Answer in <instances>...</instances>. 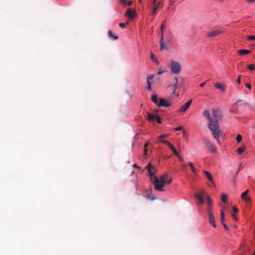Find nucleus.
<instances>
[{
  "instance_id": "obj_1",
  "label": "nucleus",
  "mask_w": 255,
  "mask_h": 255,
  "mask_svg": "<svg viewBox=\"0 0 255 255\" xmlns=\"http://www.w3.org/2000/svg\"><path fill=\"white\" fill-rule=\"evenodd\" d=\"M203 116H205L209 122L208 125L209 129L212 131L214 137L217 140L218 143H220L219 136L221 134L220 127L218 121L217 120H214L210 116L209 111L205 110L203 113Z\"/></svg>"
},
{
  "instance_id": "obj_2",
  "label": "nucleus",
  "mask_w": 255,
  "mask_h": 255,
  "mask_svg": "<svg viewBox=\"0 0 255 255\" xmlns=\"http://www.w3.org/2000/svg\"><path fill=\"white\" fill-rule=\"evenodd\" d=\"M168 175L164 174L161 175L159 178H157L156 176L154 177V179L150 181L154 184V189L155 190L158 191H163V187L165 185L166 182V179Z\"/></svg>"
},
{
  "instance_id": "obj_3",
  "label": "nucleus",
  "mask_w": 255,
  "mask_h": 255,
  "mask_svg": "<svg viewBox=\"0 0 255 255\" xmlns=\"http://www.w3.org/2000/svg\"><path fill=\"white\" fill-rule=\"evenodd\" d=\"M170 68L172 73L178 74L181 70V64L178 62L171 60L170 61Z\"/></svg>"
},
{
  "instance_id": "obj_4",
  "label": "nucleus",
  "mask_w": 255,
  "mask_h": 255,
  "mask_svg": "<svg viewBox=\"0 0 255 255\" xmlns=\"http://www.w3.org/2000/svg\"><path fill=\"white\" fill-rule=\"evenodd\" d=\"M204 140L207 150L209 151L211 153L216 152V147L209 140L204 139Z\"/></svg>"
},
{
  "instance_id": "obj_5",
  "label": "nucleus",
  "mask_w": 255,
  "mask_h": 255,
  "mask_svg": "<svg viewBox=\"0 0 255 255\" xmlns=\"http://www.w3.org/2000/svg\"><path fill=\"white\" fill-rule=\"evenodd\" d=\"M145 169H147L148 172V175L150 177V181L154 179V177L156 170L155 168L152 166L151 164L149 163L145 167Z\"/></svg>"
},
{
  "instance_id": "obj_6",
  "label": "nucleus",
  "mask_w": 255,
  "mask_h": 255,
  "mask_svg": "<svg viewBox=\"0 0 255 255\" xmlns=\"http://www.w3.org/2000/svg\"><path fill=\"white\" fill-rule=\"evenodd\" d=\"M136 14V11L135 9L129 8L127 9L125 14V16L128 17L129 20L132 19Z\"/></svg>"
},
{
  "instance_id": "obj_7",
  "label": "nucleus",
  "mask_w": 255,
  "mask_h": 255,
  "mask_svg": "<svg viewBox=\"0 0 255 255\" xmlns=\"http://www.w3.org/2000/svg\"><path fill=\"white\" fill-rule=\"evenodd\" d=\"M212 113L214 118V120H217V121L218 120H220L223 117L222 112L219 109H213Z\"/></svg>"
},
{
  "instance_id": "obj_8",
  "label": "nucleus",
  "mask_w": 255,
  "mask_h": 255,
  "mask_svg": "<svg viewBox=\"0 0 255 255\" xmlns=\"http://www.w3.org/2000/svg\"><path fill=\"white\" fill-rule=\"evenodd\" d=\"M192 103V100L190 99L188 101H187L186 103L184 104L181 107L180 109L178 110L179 112H184L186 111L188 108L189 107V106L191 105Z\"/></svg>"
},
{
  "instance_id": "obj_9",
  "label": "nucleus",
  "mask_w": 255,
  "mask_h": 255,
  "mask_svg": "<svg viewBox=\"0 0 255 255\" xmlns=\"http://www.w3.org/2000/svg\"><path fill=\"white\" fill-rule=\"evenodd\" d=\"M222 32L220 30H213L207 32L206 36L207 37L210 38L214 37L221 34Z\"/></svg>"
},
{
  "instance_id": "obj_10",
  "label": "nucleus",
  "mask_w": 255,
  "mask_h": 255,
  "mask_svg": "<svg viewBox=\"0 0 255 255\" xmlns=\"http://www.w3.org/2000/svg\"><path fill=\"white\" fill-rule=\"evenodd\" d=\"M171 106L170 104L168 103L165 99L163 98L159 99V103H158V107H168Z\"/></svg>"
},
{
  "instance_id": "obj_11",
  "label": "nucleus",
  "mask_w": 255,
  "mask_h": 255,
  "mask_svg": "<svg viewBox=\"0 0 255 255\" xmlns=\"http://www.w3.org/2000/svg\"><path fill=\"white\" fill-rule=\"evenodd\" d=\"M209 217V222L210 224H211L213 227L216 228V225L215 222L214 217L213 214L210 213L209 215H208Z\"/></svg>"
},
{
  "instance_id": "obj_12",
  "label": "nucleus",
  "mask_w": 255,
  "mask_h": 255,
  "mask_svg": "<svg viewBox=\"0 0 255 255\" xmlns=\"http://www.w3.org/2000/svg\"><path fill=\"white\" fill-rule=\"evenodd\" d=\"M214 87L216 89H220L222 91H225L226 90V86L224 84L222 83H217L214 85Z\"/></svg>"
},
{
  "instance_id": "obj_13",
  "label": "nucleus",
  "mask_w": 255,
  "mask_h": 255,
  "mask_svg": "<svg viewBox=\"0 0 255 255\" xmlns=\"http://www.w3.org/2000/svg\"><path fill=\"white\" fill-rule=\"evenodd\" d=\"M204 173L206 176V177L207 178V179L210 182H211L213 184H214V180H213L212 174L209 172L206 171V170L204 171Z\"/></svg>"
},
{
  "instance_id": "obj_14",
  "label": "nucleus",
  "mask_w": 255,
  "mask_h": 255,
  "mask_svg": "<svg viewBox=\"0 0 255 255\" xmlns=\"http://www.w3.org/2000/svg\"><path fill=\"white\" fill-rule=\"evenodd\" d=\"M147 119L149 122H154L155 121L157 115H155L149 113H147Z\"/></svg>"
},
{
  "instance_id": "obj_15",
  "label": "nucleus",
  "mask_w": 255,
  "mask_h": 255,
  "mask_svg": "<svg viewBox=\"0 0 255 255\" xmlns=\"http://www.w3.org/2000/svg\"><path fill=\"white\" fill-rule=\"evenodd\" d=\"M108 36L110 39H112L114 40H116L118 39V36L116 35H115L113 33L112 31L109 30L108 32Z\"/></svg>"
},
{
  "instance_id": "obj_16",
  "label": "nucleus",
  "mask_w": 255,
  "mask_h": 255,
  "mask_svg": "<svg viewBox=\"0 0 255 255\" xmlns=\"http://www.w3.org/2000/svg\"><path fill=\"white\" fill-rule=\"evenodd\" d=\"M251 51L246 50V49H241L237 51V53L240 55H244L245 54H248L251 53Z\"/></svg>"
},
{
  "instance_id": "obj_17",
  "label": "nucleus",
  "mask_w": 255,
  "mask_h": 255,
  "mask_svg": "<svg viewBox=\"0 0 255 255\" xmlns=\"http://www.w3.org/2000/svg\"><path fill=\"white\" fill-rule=\"evenodd\" d=\"M161 3V1L160 0L157 3H156L155 5H154V6L153 7V10H152V15H154L156 13V10H157L158 9V7L159 6V5H160V4Z\"/></svg>"
},
{
  "instance_id": "obj_18",
  "label": "nucleus",
  "mask_w": 255,
  "mask_h": 255,
  "mask_svg": "<svg viewBox=\"0 0 255 255\" xmlns=\"http://www.w3.org/2000/svg\"><path fill=\"white\" fill-rule=\"evenodd\" d=\"M151 100L153 103H154L157 106H158V103H159V102L158 101V98L157 95H153L151 96Z\"/></svg>"
},
{
  "instance_id": "obj_19",
  "label": "nucleus",
  "mask_w": 255,
  "mask_h": 255,
  "mask_svg": "<svg viewBox=\"0 0 255 255\" xmlns=\"http://www.w3.org/2000/svg\"><path fill=\"white\" fill-rule=\"evenodd\" d=\"M195 196L198 199L199 204H202L204 203V199L201 195L196 194Z\"/></svg>"
},
{
  "instance_id": "obj_20",
  "label": "nucleus",
  "mask_w": 255,
  "mask_h": 255,
  "mask_svg": "<svg viewBox=\"0 0 255 255\" xmlns=\"http://www.w3.org/2000/svg\"><path fill=\"white\" fill-rule=\"evenodd\" d=\"M150 58L151 59L155 62L157 65L159 64V61L157 60V58L154 57V54L153 52H150Z\"/></svg>"
},
{
  "instance_id": "obj_21",
  "label": "nucleus",
  "mask_w": 255,
  "mask_h": 255,
  "mask_svg": "<svg viewBox=\"0 0 255 255\" xmlns=\"http://www.w3.org/2000/svg\"><path fill=\"white\" fill-rule=\"evenodd\" d=\"M175 83L173 85L174 87V90L173 91V94H174L175 93V90L178 88V79L177 77L174 78Z\"/></svg>"
},
{
  "instance_id": "obj_22",
  "label": "nucleus",
  "mask_w": 255,
  "mask_h": 255,
  "mask_svg": "<svg viewBox=\"0 0 255 255\" xmlns=\"http://www.w3.org/2000/svg\"><path fill=\"white\" fill-rule=\"evenodd\" d=\"M160 42V50H163V49H167V47L166 46V44L163 43V41H159Z\"/></svg>"
},
{
  "instance_id": "obj_23",
  "label": "nucleus",
  "mask_w": 255,
  "mask_h": 255,
  "mask_svg": "<svg viewBox=\"0 0 255 255\" xmlns=\"http://www.w3.org/2000/svg\"><path fill=\"white\" fill-rule=\"evenodd\" d=\"M188 165L190 167L192 171L193 172V173H194V174H197L196 170L195 169L194 166V163L190 162H189Z\"/></svg>"
},
{
  "instance_id": "obj_24",
  "label": "nucleus",
  "mask_w": 255,
  "mask_h": 255,
  "mask_svg": "<svg viewBox=\"0 0 255 255\" xmlns=\"http://www.w3.org/2000/svg\"><path fill=\"white\" fill-rule=\"evenodd\" d=\"M245 148H246V146H244V147H240L239 148H238L237 149V152L239 154H242V153L244 151L245 149Z\"/></svg>"
},
{
  "instance_id": "obj_25",
  "label": "nucleus",
  "mask_w": 255,
  "mask_h": 255,
  "mask_svg": "<svg viewBox=\"0 0 255 255\" xmlns=\"http://www.w3.org/2000/svg\"><path fill=\"white\" fill-rule=\"evenodd\" d=\"M207 206L212 207V201L211 199L208 196H207Z\"/></svg>"
},
{
  "instance_id": "obj_26",
  "label": "nucleus",
  "mask_w": 255,
  "mask_h": 255,
  "mask_svg": "<svg viewBox=\"0 0 255 255\" xmlns=\"http://www.w3.org/2000/svg\"><path fill=\"white\" fill-rule=\"evenodd\" d=\"M169 147L172 150L173 152L174 153V154L175 155L178 154V151H177V150L175 149V147L172 144L170 145Z\"/></svg>"
},
{
  "instance_id": "obj_27",
  "label": "nucleus",
  "mask_w": 255,
  "mask_h": 255,
  "mask_svg": "<svg viewBox=\"0 0 255 255\" xmlns=\"http://www.w3.org/2000/svg\"><path fill=\"white\" fill-rule=\"evenodd\" d=\"M227 196L225 194H223L221 196V200L224 203H226L227 202Z\"/></svg>"
},
{
  "instance_id": "obj_28",
  "label": "nucleus",
  "mask_w": 255,
  "mask_h": 255,
  "mask_svg": "<svg viewBox=\"0 0 255 255\" xmlns=\"http://www.w3.org/2000/svg\"><path fill=\"white\" fill-rule=\"evenodd\" d=\"M165 21H164L162 24H161V27H160V31H161V33H163V31H164V29L165 27Z\"/></svg>"
},
{
  "instance_id": "obj_29",
  "label": "nucleus",
  "mask_w": 255,
  "mask_h": 255,
  "mask_svg": "<svg viewBox=\"0 0 255 255\" xmlns=\"http://www.w3.org/2000/svg\"><path fill=\"white\" fill-rule=\"evenodd\" d=\"M149 142H146V143H145V144L144 146V155H146L147 154V150L146 147L149 145Z\"/></svg>"
},
{
  "instance_id": "obj_30",
  "label": "nucleus",
  "mask_w": 255,
  "mask_h": 255,
  "mask_svg": "<svg viewBox=\"0 0 255 255\" xmlns=\"http://www.w3.org/2000/svg\"><path fill=\"white\" fill-rule=\"evenodd\" d=\"M248 190H246L241 195V198L242 199H245L247 197V194L248 193Z\"/></svg>"
},
{
  "instance_id": "obj_31",
  "label": "nucleus",
  "mask_w": 255,
  "mask_h": 255,
  "mask_svg": "<svg viewBox=\"0 0 255 255\" xmlns=\"http://www.w3.org/2000/svg\"><path fill=\"white\" fill-rule=\"evenodd\" d=\"M242 135L239 134L236 136V140L238 141V142H240L242 140Z\"/></svg>"
},
{
  "instance_id": "obj_32",
  "label": "nucleus",
  "mask_w": 255,
  "mask_h": 255,
  "mask_svg": "<svg viewBox=\"0 0 255 255\" xmlns=\"http://www.w3.org/2000/svg\"><path fill=\"white\" fill-rule=\"evenodd\" d=\"M248 69L250 70H254L255 69V65L254 64H250L248 65Z\"/></svg>"
},
{
  "instance_id": "obj_33",
  "label": "nucleus",
  "mask_w": 255,
  "mask_h": 255,
  "mask_svg": "<svg viewBox=\"0 0 255 255\" xmlns=\"http://www.w3.org/2000/svg\"><path fill=\"white\" fill-rule=\"evenodd\" d=\"M161 141L162 142H163V143L165 144L166 145H167L169 147L170 146V145L172 144L168 140H161Z\"/></svg>"
},
{
  "instance_id": "obj_34",
  "label": "nucleus",
  "mask_w": 255,
  "mask_h": 255,
  "mask_svg": "<svg viewBox=\"0 0 255 255\" xmlns=\"http://www.w3.org/2000/svg\"><path fill=\"white\" fill-rule=\"evenodd\" d=\"M127 24H128V22L127 23ZM119 25L122 28H125L126 27V24L125 23H120Z\"/></svg>"
},
{
  "instance_id": "obj_35",
  "label": "nucleus",
  "mask_w": 255,
  "mask_h": 255,
  "mask_svg": "<svg viewBox=\"0 0 255 255\" xmlns=\"http://www.w3.org/2000/svg\"><path fill=\"white\" fill-rule=\"evenodd\" d=\"M247 38L249 40H255V35H248Z\"/></svg>"
},
{
  "instance_id": "obj_36",
  "label": "nucleus",
  "mask_w": 255,
  "mask_h": 255,
  "mask_svg": "<svg viewBox=\"0 0 255 255\" xmlns=\"http://www.w3.org/2000/svg\"><path fill=\"white\" fill-rule=\"evenodd\" d=\"M207 210L208 215H209L210 213L213 214L212 211V207L208 206Z\"/></svg>"
},
{
  "instance_id": "obj_37",
  "label": "nucleus",
  "mask_w": 255,
  "mask_h": 255,
  "mask_svg": "<svg viewBox=\"0 0 255 255\" xmlns=\"http://www.w3.org/2000/svg\"><path fill=\"white\" fill-rule=\"evenodd\" d=\"M155 120L157 121V122L158 123V124H161L162 123V122H161V118L158 116H157L156 118V119Z\"/></svg>"
},
{
  "instance_id": "obj_38",
  "label": "nucleus",
  "mask_w": 255,
  "mask_h": 255,
  "mask_svg": "<svg viewBox=\"0 0 255 255\" xmlns=\"http://www.w3.org/2000/svg\"><path fill=\"white\" fill-rule=\"evenodd\" d=\"M121 3H122L124 6L127 5V0H120Z\"/></svg>"
},
{
  "instance_id": "obj_39",
  "label": "nucleus",
  "mask_w": 255,
  "mask_h": 255,
  "mask_svg": "<svg viewBox=\"0 0 255 255\" xmlns=\"http://www.w3.org/2000/svg\"><path fill=\"white\" fill-rule=\"evenodd\" d=\"M175 155L178 157V158L179 159V160L181 162H183L184 161L183 158L180 155H179L178 153L177 155Z\"/></svg>"
},
{
  "instance_id": "obj_40",
  "label": "nucleus",
  "mask_w": 255,
  "mask_h": 255,
  "mask_svg": "<svg viewBox=\"0 0 255 255\" xmlns=\"http://www.w3.org/2000/svg\"><path fill=\"white\" fill-rule=\"evenodd\" d=\"M154 77L153 75H150V76H147V79L149 80H152Z\"/></svg>"
},
{
  "instance_id": "obj_41",
  "label": "nucleus",
  "mask_w": 255,
  "mask_h": 255,
  "mask_svg": "<svg viewBox=\"0 0 255 255\" xmlns=\"http://www.w3.org/2000/svg\"><path fill=\"white\" fill-rule=\"evenodd\" d=\"M171 181H172V179L171 178L169 179V180H166V179L165 183H166L167 185H169V184H171Z\"/></svg>"
},
{
  "instance_id": "obj_42",
  "label": "nucleus",
  "mask_w": 255,
  "mask_h": 255,
  "mask_svg": "<svg viewBox=\"0 0 255 255\" xmlns=\"http://www.w3.org/2000/svg\"><path fill=\"white\" fill-rule=\"evenodd\" d=\"M167 136H168V135H167V134H162L161 135L159 136L158 138L160 139L162 138L166 137Z\"/></svg>"
},
{
  "instance_id": "obj_43",
  "label": "nucleus",
  "mask_w": 255,
  "mask_h": 255,
  "mask_svg": "<svg viewBox=\"0 0 255 255\" xmlns=\"http://www.w3.org/2000/svg\"><path fill=\"white\" fill-rule=\"evenodd\" d=\"M243 200H245L247 202H250L251 201V198L249 197H247L245 199H243Z\"/></svg>"
},
{
  "instance_id": "obj_44",
  "label": "nucleus",
  "mask_w": 255,
  "mask_h": 255,
  "mask_svg": "<svg viewBox=\"0 0 255 255\" xmlns=\"http://www.w3.org/2000/svg\"><path fill=\"white\" fill-rule=\"evenodd\" d=\"M232 216L236 221H238V218L234 213H232Z\"/></svg>"
},
{
  "instance_id": "obj_45",
  "label": "nucleus",
  "mask_w": 255,
  "mask_h": 255,
  "mask_svg": "<svg viewBox=\"0 0 255 255\" xmlns=\"http://www.w3.org/2000/svg\"><path fill=\"white\" fill-rule=\"evenodd\" d=\"M233 211L234 212L237 213L239 211V209L236 206H234L233 207Z\"/></svg>"
},
{
  "instance_id": "obj_46",
  "label": "nucleus",
  "mask_w": 255,
  "mask_h": 255,
  "mask_svg": "<svg viewBox=\"0 0 255 255\" xmlns=\"http://www.w3.org/2000/svg\"><path fill=\"white\" fill-rule=\"evenodd\" d=\"M222 224H223L225 229H226V230H229V228L228 227V226H227V225L225 223H223Z\"/></svg>"
},
{
  "instance_id": "obj_47",
  "label": "nucleus",
  "mask_w": 255,
  "mask_h": 255,
  "mask_svg": "<svg viewBox=\"0 0 255 255\" xmlns=\"http://www.w3.org/2000/svg\"><path fill=\"white\" fill-rule=\"evenodd\" d=\"M210 80H207L206 82H205L204 83H201L200 85V86L201 87H203L204 86V85L206 84V83L208 82Z\"/></svg>"
},
{
  "instance_id": "obj_48",
  "label": "nucleus",
  "mask_w": 255,
  "mask_h": 255,
  "mask_svg": "<svg viewBox=\"0 0 255 255\" xmlns=\"http://www.w3.org/2000/svg\"><path fill=\"white\" fill-rule=\"evenodd\" d=\"M246 86L248 88H249V89H251L252 88V86H251V85L250 84H249V83H247V84H246Z\"/></svg>"
},
{
  "instance_id": "obj_49",
  "label": "nucleus",
  "mask_w": 255,
  "mask_h": 255,
  "mask_svg": "<svg viewBox=\"0 0 255 255\" xmlns=\"http://www.w3.org/2000/svg\"><path fill=\"white\" fill-rule=\"evenodd\" d=\"M182 129H183L182 127H179L175 128V130H182Z\"/></svg>"
},
{
  "instance_id": "obj_50",
  "label": "nucleus",
  "mask_w": 255,
  "mask_h": 255,
  "mask_svg": "<svg viewBox=\"0 0 255 255\" xmlns=\"http://www.w3.org/2000/svg\"><path fill=\"white\" fill-rule=\"evenodd\" d=\"M241 75H239L238 76V78L237 79V83L238 84H240L241 83Z\"/></svg>"
},
{
  "instance_id": "obj_51",
  "label": "nucleus",
  "mask_w": 255,
  "mask_h": 255,
  "mask_svg": "<svg viewBox=\"0 0 255 255\" xmlns=\"http://www.w3.org/2000/svg\"><path fill=\"white\" fill-rule=\"evenodd\" d=\"M224 217V212L223 210H222L221 211V217Z\"/></svg>"
},
{
  "instance_id": "obj_52",
  "label": "nucleus",
  "mask_w": 255,
  "mask_h": 255,
  "mask_svg": "<svg viewBox=\"0 0 255 255\" xmlns=\"http://www.w3.org/2000/svg\"><path fill=\"white\" fill-rule=\"evenodd\" d=\"M161 39H160V41H163V39H164V35H163V33H161Z\"/></svg>"
},
{
  "instance_id": "obj_53",
  "label": "nucleus",
  "mask_w": 255,
  "mask_h": 255,
  "mask_svg": "<svg viewBox=\"0 0 255 255\" xmlns=\"http://www.w3.org/2000/svg\"><path fill=\"white\" fill-rule=\"evenodd\" d=\"M132 4V1H128V2H127V5L130 6Z\"/></svg>"
},
{
  "instance_id": "obj_54",
  "label": "nucleus",
  "mask_w": 255,
  "mask_h": 255,
  "mask_svg": "<svg viewBox=\"0 0 255 255\" xmlns=\"http://www.w3.org/2000/svg\"><path fill=\"white\" fill-rule=\"evenodd\" d=\"M249 3H253L255 2V0H246Z\"/></svg>"
},
{
  "instance_id": "obj_55",
  "label": "nucleus",
  "mask_w": 255,
  "mask_h": 255,
  "mask_svg": "<svg viewBox=\"0 0 255 255\" xmlns=\"http://www.w3.org/2000/svg\"><path fill=\"white\" fill-rule=\"evenodd\" d=\"M225 220V217H221V222H222V224H223V223H224Z\"/></svg>"
},
{
  "instance_id": "obj_56",
  "label": "nucleus",
  "mask_w": 255,
  "mask_h": 255,
  "mask_svg": "<svg viewBox=\"0 0 255 255\" xmlns=\"http://www.w3.org/2000/svg\"><path fill=\"white\" fill-rule=\"evenodd\" d=\"M147 89L148 90H150L151 89V84H149L148 85H147Z\"/></svg>"
},
{
  "instance_id": "obj_57",
  "label": "nucleus",
  "mask_w": 255,
  "mask_h": 255,
  "mask_svg": "<svg viewBox=\"0 0 255 255\" xmlns=\"http://www.w3.org/2000/svg\"><path fill=\"white\" fill-rule=\"evenodd\" d=\"M147 85H148L149 84H151V82H150V80H148V79H147Z\"/></svg>"
},
{
  "instance_id": "obj_58",
  "label": "nucleus",
  "mask_w": 255,
  "mask_h": 255,
  "mask_svg": "<svg viewBox=\"0 0 255 255\" xmlns=\"http://www.w3.org/2000/svg\"><path fill=\"white\" fill-rule=\"evenodd\" d=\"M156 0H153V5H155L156 3Z\"/></svg>"
},
{
  "instance_id": "obj_59",
  "label": "nucleus",
  "mask_w": 255,
  "mask_h": 255,
  "mask_svg": "<svg viewBox=\"0 0 255 255\" xmlns=\"http://www.w3.org/2000/svg\"><path fill=\"white\" fill-rule=\"evenodd\" d=\"M162 73H163V72H162V71H158V74H161Z\"/></svg>"
},
{
  "instance_id": "obj_60",
  "label": "nucleus",
  "mask_w": 255,
  "mask_h": 255,
  "mask_svg": "<svg viewBox=\"0 0 255 255\" xmlns=\"http://www.w3.org/2000/svg\"><path fill=\"white\" fill-rule=\"evenodd\" d=\"M133 167H136V168H137V165H136V164H134L133 165Z\"/></svg>"
},
{
  "instance_id": "obj_61",
  "label": "nucleus",
  "mask_w": 255,
  "mask_h": 255,
  "mask_svg": "<svg viewBox=\"0 0 255 255\" xmlns=\"http://www.w3.org/2000/svg\"><path fill=\"white\" fill-rule=\"evenodd\" d=\"M182 167H183V168H185V167H186V165H185V164H182Z\"/></svg>"
},
{
  "instance_id": "obj_62",
  "label": "nucleus",
  "mask_w": 255,
  "mask_h": 255,
  "mask_svg": "<svg viewBox=\"0 0 255 255\" xmlns=\"http://www.w3.org/2000/svg\"><path fill=\"white\" fill-rule=\"evenodd\" d=\"M243 64V62L241 63L239 65L238 67H239L240 65H241V64Z\"/></svg>"
},
{
  "instance_id": "obj_63",
  "label": "nucleus",
  "mask_w": 255,
  "mask_h": 255,
  "mask_svg": "<svg viewBox=\"0 0 255 255\" xmlns=\"http://www.w3.org/2000/svg\"><path fill=\"white\" fill-rule=\"evenodd\" d=\"M252 255H255V252L253 254H252Z\"/></svg>"
},
{
  "instance_id": "obj_64",
  "label": "nucleus",
  "mask_w": 255,
  "mask_h": 255,
  "mask_svg": "<svg viewBox=\"0 0 255 255\" xmlns=\"http://www.w3.org/2000/svg\"><path fill=\"white\" fill-rule=\"evenodd\" d=\"M139 2H141V0H138Z\"/></svg>"
}]
</instances>
